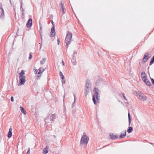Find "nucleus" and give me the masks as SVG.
<instances>
[{"label": "nucleus", "mask_w": 154, "mask_h": 154, "mask_svg": "<svg viewBox=\"0 0 154 154\" xmlns=\"http://www.w3.org/2000/svg\"><path fill=\"white\" fill-rule=\"evenodd\" d=\"M94 94L92 96V100L94 102V104L96 105L97 104L96 101V98L97 99V102H98L100 101V99L99 97V93L100 92V91L98 89V88L95 87L94 90Z\"/></svg>", "instance_id": "nucleus-1"}, {"label": "nucleus", "mask_w": 154, "mask_h": 154, "mask_svg": "<svg viewBox=\"0 0 154 154\" xmlns=\"http://www.w3.org/2000/svg\"><path fill=\"white\" fill-rule=\"evenodd\" d=\"M72 33L69 32H67L65 40V42L66 44V48H68L69 45L70 44L71 41L72 40Z\"/></svg>", "instance_id": "nucleus-2"}, {"label": "nucleus", "mask_w": 154, "mask_h": 154, "mask_svg": "<svg viewBox=\"0 0 154 154\" xmlns=\"http://www.w3.org/2000/svg\"><path fill=\"white\" fill-rule=\"evenodd\" d=\"M89 140V138L86 135L85 133H84L83 135L82 136L80 140V144L81 145H86Z\"/></svg>", "instance_id": "nucleus-3"}, {"label": "nucleus", "mask_w": 154, "mask_h": 154, "mask_svg": "<svg viewBox=\"0 0 154 154\" xmlns=\"http://www.w3.org/2000/svg\"><path fill=\"white\" fill-rule=\"evenodd\" d=\"M91 89V82L89 80L87 79L86 80V84L85 86V95L87 97L88 94L89 93L90 90Z\"/></svg>", "instance_id": "nucleus-4"}, {"label": "nucleus", "mask_w": 154, "mask_h": 154, "mask_svg": "<svg viewBox=\"0 0 154 154\" xmlns=\"http://www.w3.org/2000/svg\"><path fill=\"white\" fill-rule=\"evenodd\" d=\"M150 57V55L148 52H146L143 56V57L142 60V63H145L148 59Z\"/></svg>", "instance_id": "nucleus-5"}, {"label": "nucleus", "mask_w": 154, "mask_h": 154, "mask_svg": "<svg viewBox=\"0 0 154 154\" xmlns=\"http://www.w3.org/2000/svg\"><path fill=\"white\" fill-rule=\"evenodd\" d=\"M19 83L18 84V86H20L23 85L26 82V76H23L22 77H19Z\"/></svg>", "instance_id": "nucleus-6"}, {"label": "nucleus", "mask_w": 154, "mask_h": 154, "mask_svg": "<svg viewBox=\"0 0 154 154\" xmlns=\"http://www.w3.org/2000/svg\"><path fill=\"white\" fill-rule=\"evenodd\" d=\"M55 31L54 25L52 26L51 28V30L50 33V36L51 37H53L55 35Z\"/></svg>", "instance_id": "nucleus-7"}, {"label": "nucleus", "mask_w": 154, "mask_h": 154, "mask_svg": "<svg viewBox=\"0 0 154 154\" xmlns=\"http://www.w3.org/2000/svg\"><path fill=\"white\" fill-rule=\"evenodd\" d=\"M0 9L1 10L0 18H2L4 16V12L2 4L0 3Z\"/></svg>", "instance_id": "nucleus-8"}, {"label": "nucleus", "mask_w": 154, "mask_h": 154, "mask_svg": "<svg viewBox=\"0 0 154 154\" xmlns=\"http://www.w3.org/2000/svg\"><path fill=\"white\" fill-rule=\"evenodd\" d=\"M59 6L60 8V11L62 12V14H64L65 13V11L64 10H65L66 9L64 7L62 3H60Z\"/></svg>", "instance_id": "nucleus-9"}, {"label": "nucleus", "mask_w": 154, "mask_h": 154, "mask_svg": "<svg viewBox=\"0 0 154 154\" xmlns=\"http://www.w3.org/2000/svg\"><path fill=\"white\" fill-rule=\"evenodd\" d=\"M32 23V19L31 18L29 19L27 22L26 26L27 27H31Z\"/></svg>", "instance_id": "nucleus-10"}, {"label": "nucleus", "mask_w": 154, "mask_h": 154, "mask_svg": "<svg viewBox=\"0 0 154 154\" xmlns=\"http://www.w3.org/2000/svg\"><path fill=\"white\" fill-rule=\"evenodd\" d=\"M45 69H44L42 67H40L38 70L37 71V70H35V71L36 73H37L38 74H41L42 73L45 71Z\"/></svg>", "instance_id": "nucleus-11"}, {"label": "nucleus", "mask_w": 154, "mask_h": 154, "mask_svg": "<svg viewBox=\"0 0 154 154\" xmlns=\"http://www.w3.org/2000/svg\"><path fill=\"white\" fill-rule=\"evenodd\" d=\"M56 118V115L55 114L51 115L50 117V121L51 122V123H53L54 121Z\"/></svg>", "instance_id": "nucleus-12"}, {"label": "nucleus", "mask_w": 154, "mask_h": 154, "mask_svg": "<svg viewBox=\"0 0 154 154\" xmlns=\"http://www.w3.org/2000/svg\"><path fill=\"white\" fill-rule=\"evenodd\" d=\"M112 140H114L116 139L118 137V135L116 134L115 135L113 133L110 134H109Z\"/></svg>", "instance_id": "nucleus-13"}, {"label": "nucleus", "mask_w": 154, "mask_h": 154, "mask_svg": "<svg viewBox=\"0 0 154 154\" xmlns=\"http://www.w3.org/2000/svg\"><path fill=\"white\" fill-rule=\"evenodd\" d=\"M140 98L143 101H145L147 99L146 97L143 94H140L139 95Z\"/></svg>", "instance_id": "nucleus-14"}, {"label": "nucleus", "mask_w": 154, "mask_h": 154, "mask_svg": "<svg viewBox=\"0 0 154 154\" xmlns=\"http://www.w3.org/2000/svg\"><path fill=\"white\" fill-rule=\"evenodd\" d=\"M71 62L73 65H75L76 64V61L75 59V57H73L71 60Z\"/></svg>", "instance_id": "nucleus-15"}, {"label": "nucleus", "mask_w": 154, "mask_h": 154, "mask_svg": "<svg viewBox=\"0 0 154 154\" xmlns=\"http://www.w3.org/2000/svg\"><path fill=\"white\" fill-rule=\"evenodd\" d=\"M12 129L11 128H10L9 130V131L8 134V136L9 138H11L12 136Z\"/></svg>", "instance_id": "nucleus-16"}, {"label": "nucleus", "mask_w": 154, "mask_h": 154, "mask_svg": "<svg viewBox=\"0 0 154 154\" xmlns=\"http://www.w3.org/2000/svg\"><path fill=\"white\" fill-rule=\"evenodd\" d=\"M126 131H125L124 132V133L123 134L122 133H121L120 136H119V138L120 139H122V138H124L125 137V136H126Z\"/></svg>", "instance_id": "nucleus-17"}, {"label": "nucleus", "mask_w": 154, "mask_h": 154, "mask_svg": "<svg viewBox=\"0 0 154 154\" xmlns=\"http://www.w3.org/2000/svg\"><path fill=\"white\" fill-rule=\"evenodd\" d=\"M102 79L97 80L96 81V85H97V86H98L101 83V82H102Z\"/></svg>", "instance_id": "nucleus-18"}, {"label": "nucleus", "mask_w": 154, "mask_h": 154, "mask_svg": "<svg viewBox=\"0 0 154 154\" xmlns=\"http://www.w3.org/2000/svg\"><path fill=\"white\" fill-rule=\"evenodd\" d=\"M133 130V128L131 126L129 127L127 131L128 133H131Z\"/></svg>", "instance_id": "nucleus-19"}, {"label": "nucleus", "mask_w": 154, "mask_h": 154, "mask_svg": "<svg viewBox=\"0 0 154 154\" xmlns=\"http://www.w3.org/2000/svg\"><path fill=\"white\" fill-rule=\"evenodd\" d=\"M48 152L47 146H46L43 149V154H46Z\"/></svg>", "instance_id": "nucleus-20"}, {"label": "nucleus", "mask_w": 154, "mask_h": 154, "mask_svg": "<svg viewBox=\"0 0 154 154\" xmlns=\"http://www.w3.org/2000/svg\"><path fill=\"white\" fill-rule=\"evenodd\" d=\"M25 74L24 71L23 70L21 71V72L19 73V77H22Z\"/></svg>", "instance_id": "nucleus-21"}, {"label": "nucleus", "mask_w": 154, "mask_h": 154, "mask_svg": "<svg viewBox=\"0 0 154 154\" xmlns=\"http://www.w3.org/2000/svg\"><path fill=\"white\" fill-rule=\"evenodd\" d=\"M21 109V111L24 114H26V112L25 111L24 109L22 106H20V107Z\"/></svg>", "instance_id": "nucleus-22"}, {"label": "nucleus", "mask_w": 154, "mask_h": 154, "mask_svg": "<svg viewBox=\"0 0 154 154\" xmlns=\"http://www.w3.org/2000/svg\"><path fill=\"white\" fill-rule=\"evenodd\" d=\"M154 63V55L151 58L150 61L149 63V66L151 65Z\"/></svg>", "instance_id": "nucleus-23"}, {"label": "nucleus", "mask_w": 154, "mask_h": 154, "mask_svg": "<svg viewBox=\"0 0 154 154\" xmlns=\"http://www.w3.org/2000/svg\"><path fill=\"white\" fill-rule=\"evenodd\" d=\"M141 76L142 79H143V77H146V75L144 72H142L141 73Z\"/></svg>", "instance_id": "nucleus-24"}, {"label": "nucleus", "mask_w": 154, "mask_h": 154, "mask_svg": "<svg viewBox=\"0 0 154 154\" xmlns=\"http://www.w3.org/2000/svg\"><path fill=\"white\" fill-rule=\"evenodd\" d=\"M40 35L42 34V25L40 23V30H39Z\"/></svg>", "instance_id": "nucleus-25"}, {"label": "nucleus", "mask_w": 154, "mask_h": 154, "mask_svg": "<svg viewBox=\"0 0 154 154\" xmlns=\"http://www.w3.org/2000/svg\"><path fill=\"white\" fill-rule=\"evenodd\" d=\"M46 61V58H42V60L40 62V63L41 64L43 65L44 64Z\"/></svg>", "instance_id": "nucleus-26"}, {"label": "nucleus", "mask_w": 154, "mask_h": 154, "mask_svg": "<svg viewBox=\"0 0 154 154\" xmlns=\"http://www.w3.org/2000/svg\"><path fill=\"white\" fill-rule=\"evenodd\" d=\"M59 75H60V76L61 77L62 79H64V77L62 72L61 71H60V72Z\"/></svg>", "instance_id": "nucleus-27"}, {"label": "nucleus", "mask_w": 154, "mask_h": 154, "mask_svg": "<svg viewBox=\"0 0 154 154\" xmlns=\"http://www.w3.org/2000/svg\"><path fill=\"white\" fill-rule=\"evenodd\" d=\"M20 4H21V5H20V10H21V11L22 12H23L24 11V9H23V8L22 7L23 3H22V2H21L20 3ZM23 12L22 14L23 15Z\"/></svg>", "instance_id": "nucleus-28"}, {"label": "nucleus", "mask_w": 154, "mask_h": 154, "mask_svg": "<svg viewBox=\"0 0 154 154\" xmlns=\"http://www.w3.org/2000/svg\"><path fill=\"white\" fill-rule=\"evenodd\" d=\"M146 83V85L149 86H150L151 85V83L150 81L149 80L147 81Z\"/></svg>", "instance_id": "nucleus-29"}, {"label": "nucleus", "mask_w": 154, "mask_h": 154, "mask_svg": "<svg viewBox=\"0 0 154 154\" xmlns=\"http://www.w3.org/2000/svg\"><path fill=\"white\" fill-rule=\"evenodd\" d=\"M62 86H63V85H64V84L65 83L66 81H65L64 78V79H62Z\"/></svg>", "instance_id": "nucleus-30"}, {"label": "nucleus", "mask_w": 154, "mask_h": 154, "mask_svg": "<svg viewBox=\"0 0 154 154\" xmlns=\"http://www.w3.org/2000/svg\"><path fill=\"white\" fill-rule=\"evenodd\" d=\"M143 79H142L143 81L146 83L147 80V78L145 77L144 76L143 77Z\"/></svg>", "instance_id": "nucleus-31"}, {"label": "nucleus", "mask_w": 154, "mask_h": 154, "mask_svg": "<svg viewBox=\"0 0 154 154\" xmlns=\"http://www.w3.org/2000/svg\"><path fill=\"white\" fill-rule=\"evenodd\" d=\"M122 96H123V98H124V99L125 100H126V101H127V99H126V97L125 96V94H124V93H122Z\"/></svg>", "instance_id": "nucleus-32"}, {"label": "nucleus", "mask_w": 154, "mask_h": 154, "mask_svg": "<svg viewBox=\"0 0 154 154\" xmlns=\"http://www.w3.org/2000/svg\"><path fill=\"white\" fill-rule=\"evenodd\" d=\"M32 55L31 54V53H30L29 54V58H28L29 59V60L31 59L32 58Z\"/></svg>", "instance_id": "nucleus-33"}, {"label": "nucleus", "mask_w": 154, "mask_h": 154, "mask_svg": "<svg viewBox=\"0 0 154 154\" xmlns=\"http://www.w3.org/2000/svg\"><path fill=\"white\" fill-rule=\"evenodd\" d=\"M76 54H77V51H74V54H73V56H74V57H75V54L76 55Z\"/></svg>", "instance_id": "nucleus-34"}, {"label": "nucleus", "mask_w": 154, "mask_h": 154, "mask_svg": "<svg viewBox=\"0 0 154 154\" xmlns=\"http://www.w3.org/2000/svg\"><path fill=\"white\" fill-rule=\"evenodd\" d=\"M128 119H131V116H130V113L129 112H128Z\"/></svg>", "instance_id": "nucleus-35"}, {"label": "nucleus", "mask_w": 154, "mask_h": 154, "mask_svg": "<svg viewBox=\"0 0 154 154\" xmlns=\"http://www.w3.org/2000/svg\"><path fill=\"white\" fill-rule=\"evenodd\" d=\"M151 80L152 84L154 85V79L153 78H151Z\"/></svg>", "instance_id": "nucleus-36"}, {"label": "nucleus", "mask_w": 154, "mask_h": 154, "mask_svg": "<svg viewBox=\"0 0 154 154\" xmlns=\"http://www.w3.org/2000/svg\"><path fill=\"white\" fill-rule=\"evenodd\" d=\"M73 95H74V101H75V102L76 100V97L75 95L74 94H73Z\"/></svg>", "instance_id": "nucleus-37"}, {"label": "nucleus", "mask_w": 154, "mask_h": 154, "mask_svg": "<svg viewBox=\"0 0 154 154\" xmlns=\"http://www.w3.org/2000/svg\"><path fill=\"white\" fill-rule=\"evenodd\" d=\"M11 101L13 102L14 100V97L13 96H11Z\"/></svg>", "instance_id": "nucleus-38"}, {"label": "nucleus", "mask_w": 154, "mask_h": 154, "mask_svg": "<svg viewBox=\"0 0 154 154\" xmlns=\"http://www.w3.org/2000/svg\"><path fill=\"white\" fill-rule=\"evenodd\" d=\"M30 148H29L28 149V151L27 152V154H30Z\"/></svg>", "instance_id": "nucleus-39"}, {"label": "nucleus", "mask_w": 154, "mask_h": 154, "mask_svg": "<svg viewBox=\"0 0 154 154\" xmlns=\"http://www.w3.org/2000/svg\"><path fill=\"white\" fill-rule=\"evenodd\" d=\"M128 125L129 126H130L131 123V119H128Z\"/></svg>", "instance_id": "nucleus-40"}, {"label": "nucleus", "mask_w": 154, "mask_h": 154, "mask_svg": "<svg viewBox=\"0 0 154 154\" xmlns=\"http://www.w3.org/2000/svg\"><path fill=\"white\" fill-rule=\"evenodd\" d=\"M75 101H74L73 103H72V108H73L74 106V104L75 103Z\"/></svg>", "instance_id": "nucleus-41"}, {"label": "nucleus", "mask_w": 154, "mask_h": 154, "mask_svg": "<svg viewBox=\"0 0 154 154\" xmlns=\"http://www.w3.org/2000/svg\"><path fill=\"white\" fill-rule=\"evenodd\" d=\"M40 35L41 36V42L42 43V34Z\"/></svg>", "instance_id": "nucleus-42"}, {"label": "nucleus", "mask_w": 154, "mask_h": 154, "mask_svg": "<svg viewBox=\"0 0 154 154\" xmlns=\"http://www.w3.org/2000/svg\"><path fill=\"white\" fill-rule=\"evenodd\" d=\"M42 46V43H40V50L41 49Z\"/></svg>", "instance_id": "nucleus-43"}, {"label": "nucleus", "mask_w": 154, "mask_h": 154, "mask_svg": "<svg viewBox=\"0 0 154 154\" xmlns=\"http://www.w3.org/2000/svg\"><path fill=\"white\" fill-rule=\"evenodd\" d=\"M57 44L58 45H59L60 43V41L59 38H58L57 39Z\"/></svg>", "instance_id": "nucleus-44"}, {"label": "nucleus", "mask_w": 154, "mask_h": 154, "mask_svg": "<svg viewBox=\"0 0 154 154\" xmlns=\"http://www.w3.org/2000/svg\"><path fill=\"white\" fill-rule=\"evenodd\" d=\"M62 63L63 64V65L64 66L65 63H64V61L63 60H62Z\"/></svg>", "instance_id": "nucleus-45"}, {"label": "nucleus", "mask_w": 154, "mask_h": 154, "mask_svg": "<svg viewBox=\"0 0 154 154\" xmlns=\"http://www.w3.org/2000/svg\"><path fill=\"white\" fill-rule=\"evenodd\" d=\"M51 23L52 24V25H53H53H54V24H53V23H54L53 21V20H51Z\"/></svg>", "instance_id": "nucleus-46"}, {"label": "nucleus", "mask_w": 154, "mask_h": 154, "mask_svg": "<svg viewBox=\"0 0 154 154\" xmlns=\"http://www.w3.org/2000/svg\"><path fill=\"white\" fill-rule=\"evenodd\" d=\"M109 144H108V145H106V146H103V148H104V147H105V146H109Z\"/></svg>", "instance_id": "nucleus-47"}, {"label": "nucleus", "mask_w": 154, "mask_h": 154, "mask_svg": "<svg viewBox=\"0 0 154 154\" xmlns=\"http://www.w3.org/2000/svg\"><path fill=\"white\" fill-rule=\"evenodd\" d=\"M150 143V144H151V145H152V146H154V143Z\"/></svg>", "instance_id": "nucleus-48"}, {"label": "nucleus", "mask_w": 154, "mask_h": 154, "mask_svg": "<svg viewBox=\"0 0 154 154\" xmlns=\"http://www.w3.org/2000/svg\"><path fill=\"white\" fill-rule=\"evenodd\" d=\"M9 1H10V4L11 5L12 4V3H11L12 2L11 1V0H9Z\"/></svg>", "instance_id": "nucleus-49"}, {"label": "nucleus", "mask_w": 154, "mask_h": 154, "mask_svg": "<svg viewBox=\"0 0 154 154\" xmlns=\"http://www.w3.org/2000/svg\"><path fill=\"white\" fill-rule=\"evenodd\" d=\"M140 63H141V62L140 61L139 62V64L140 66V65H141Z\"/></svg>", "instance_id": "nucleus-50"}, {"label": "nucleus", "mask_w": 154, "mask_h": 154, "mask_svg": "<svg viewBox=\"0 0 154 154\" xmlns=\"http://www.w3.org/2000/svg\"><path fill=\"white\" fill-rule=\"evenodd\" d=\"M53 137H54V138H56V136L55 135H53Z\"/></svg>", "instance_id": "nucleus-51"}, {"label": "nucleus", "mask_w": 154, "mask_h": 154, "mask_svg": "<svg viewBox=\"0 0 154 154\" xmlns=\"http://www.w3.org/2000/svg\"><path fill=\"white\" fill-rule=\"evenodd\" d=\"M149 67H148V69H149Z\"/></svg>", "instance_id": "nucleus-52"}]
</instances>
